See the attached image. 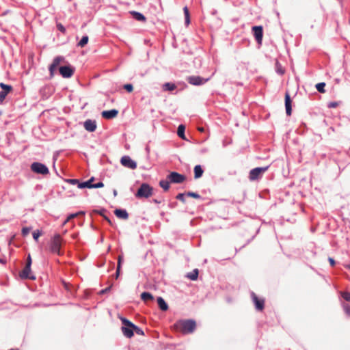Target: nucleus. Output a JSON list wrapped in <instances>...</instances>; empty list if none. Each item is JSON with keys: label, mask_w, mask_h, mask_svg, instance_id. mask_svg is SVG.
<instances>
[{"label": "nucleus", "mask_w": 350, "mask_h": 350, "mask_svg": "<svg viewBox=\"0 0 350 350\" xmlns=\"http://www.w3.org/2000/svg\"><path fill=\"white\" fill-rule=\"evenodd\" d=\"M329 262H330V264H331V265H332V266H334V264H335V261H334V260L333 258H329Z\"/></svg>", "instance_id": "nucleus-48"}, {"label": "nucleus", "mask_w": 350, "mask_h": 350, "mask_svg": "<svg viewBox=\"0 0 350 350\" xmlns=\"http://www.w3.org/2000/svg\"><path fill=\"white\" fill-rule=\"evenodd\" d=\"M0 87L2 88V91L0 92V103H1L6 96L12 90V87L3 83H0Z\"/></svg>", "instance_id": "nucleus-9"}, {"label": "nucleus", "mask_w": 350, "mask_h": 350, "mask_svg": "<svg viewBox=\"0 0 350 350\" xmlns=\"http://www.w3.org/2000/svg\"><path fill=\"white\" fill-rule=\"evenodd\" d=\"M63 60V58L61 57H57L53 59V63L51 64L53 67L57 68L60 62Z\"/></svg>", "instance_id": "nucleus-33"}, {"label": "nucleus", "mask_w": 350, "mask_h": 350, "mask_svg": "<svg viewBox=\"0 0 350 350\" xmlns=\"http://www.w3.org/2000/svg\"><path fill=\"white\" fill-rule=\"evenodd\" d=\"M84 128L89 132H94L96 129V121L92 120H87L84 122Z\"/></svg>", "instance_id": "nucleus-14"}, {"label": "nucleus", "mask_w": 350, "mask_h": 350, "mask_svg": "<svg viewBox=\"0 0 350 350\" xmlns=\"http://www.w3.org/2000/svg\"><path fill=\"white\" fill-rule=\"evenodd\" d=\"M89 38L88 36H84L82 37L81 40L78 43V46L84 47L88 42Z\"/></svg>", "instance_id": "nucleus-25"}, {"label": "nucleus", "mask_w": 350, "mask_h": 350, "mask_svg": "<svg viewBox=\"0 0 350 350\" xmlns=\"http://www.w3.org/2000/svg\"><path fill=\"white\" fill-rule=\"evenodd\" d=\"M124 335L127 338H131L133 336V328L131 326H124L122 327Z\"/></svg>", "instance_id": "nucleus-19"}, {"label": "nucleus", "mask_w": 350, "mask_h": 350, "mask_svg": "<svg viewBox=\"0 0 350 350\" xmlns=\"http://www.w3.org/2000/svg\"><path fill=\"white\" fill-rule=\"evenodd\" d=\"M184 132H185V126L183 124L179 125L178 127L177 133H178V135L182 139H185Z\"/></svg>", "instance_id": "nucleus-29"}, {"label": "nucleus", "mask_w": 350, "mask_h": 350, "mask_svg": "<svg viewBox=\"0 0 350 350\" xmlns=\"http://www.w3.org/2000/svg\"><path fill=\"white\" fill-rule=\"evenodd\" d=\"M325 86V83H319L316 85V88L319 92L323 93V92H325V90H324Z\"/></svg>", "instance_id": "nucleus-32"}, {"label": "nucleus", "mask_w": 350, "mask_h": 350, "mask_svg": "<svg viewBox=\"0 0 350 350\" xmlns=\"http://www.w3.org/2000/svg\"><path fill=\"white\" fill-rule=\"evenodd\" d=\"M343 298L347 300V301H350V293H345L342 295Z\"/></svg>", "instance_id": "nucleus-43"}, {"label": "nucleus", "mask_w": 350, "mask_h": 350, "mask_svg": "<svg viewBox=\"0 0 350 350\" xmlns=\"http://www.w3.org/2000/svg\"><path fill=\"white\" fill-rule=\"evenodd\" d=\"M121 321L123 323V325L126 326H131L133 328V332L135 331L137 334H143V331L139 328L138 327L135 326L133 323H132L131 321L127 320L125 318H121Z\"/></svg>", "instance_id": "nucleus-15"}, {"label": "nucleus", "mask_w": 350, "mask_h": 350, "mask_svg": "<svg viewBox=\"0 0 350 350\" xmlns=\"http://www.w3.org/2000/svg\"><path fill=\"white\" fill-rule=\"evenodd\" d=\"M118 113V110L111 109V110H108V111H103L101 114H102L103 118L109 120V119L116 118L117 116Z\"/></svg>", "instance_id": "nucleus-13"}, {"label": "nucleus", "mask_w": 350, "mask_h": 350, "mask_svg": "<svg viewBox=\"0 0 350 350\" xmlns=\"http://www.w3.org/2000/svg\"><path fill=\"white\" fill-rule=\"evenodd\" d=\"M31 169L33 172L43 175L48 174L49 172L48 167L45 165L38 162L33 163L31 165Z\"/></svg>", "instance_id": "nucleus-5"}, {"label": "nucleus", "mask_w": 350, "mask_h": 350, "mask_svg": "<svg viewBox=\"0 0 350 350\" xmlns=\"http://www.w3.org/2000/svg\"><path fill=\"white\" fill-rule=\"evenodd\" d=\"M252 298L255 304L256 308L259 310H262L264 307V301L262 299H259L254 293H252Z\"/></svg>", "instance_id": "nucleus-16"}, {"label": "nucleus", "mask_w": 350, "mask_h": 350, "mask_svg": "<svg viewBox=\"0 0 350 350\" xmlns=\"http://www.w3.org/2000/svg\"><path fill=\"white\" fill-rule=\"evenodd\" d=\"M278 72L279 73H280L281 75H282V74L284 73V70H282V69H278Z\"/></svg>", "instance_id": "nucleus-52"}, {"label": "nucleus", "mask_w": 350, "mask_h": 350, "mask_svg": "<svg viewBox=\"0 0 350 350\" xmlns=\"http://www.w3.org/2000/svg\"><path fill=\"white\" fill-rule=\"evenodd\" d=\"M108 291V288H105V290L101 291V293H104Z\"/></svg>", "instance_id": "nucleus-54"}, {"label": "nucleus", "mask_w": 350, "mask_h": 350, "mask_svg": "<svg viewBox=\"0 0 350 350\" xmlns=\"http://www.w3.org/2000/svg\"><path fill=\"white\" fill-rule=\"evenodd\" d=\"M63 60V58L61 57H57L53 59V63L51 64L53 67L57 68L60 62Z\"/></svg>", "instance_id": "nucleus-34"}, {"label": "nucleus", "mask_w": 350, "mask_h": 350, "mask_svg": "<svg viewBox=\"0 0 350 350\" xmlns=\"http://www.w3.org/2000/svg\"><path fill=\"white\" fill-rule=\"evenodd\" d=\"M121 164L128 168L134 170L137 167V163L135 161L132 160L129 156H124L120 160Z\"/></svg>", "instance_id": "nucleus-8"}, {"label": "nucleus", "mask_w": 350, "mask_h": 350, "mask_svg": "<svg viewBox=\"0 0 350 350\" xmlns=\"http://www.w3.org/2000/svg\"><path fill=\"white\" fill-rule=\"evenodd\" d=\"M131 14L133 15V18L137 21H144L146 19L145 16L139 12L133 11L131 12Z\"/></svg>", "instance_id": "nucleus-23"}, {"label": "nucleus", "mask_w": 350, "mask_h": 350, "mask_svg": "<svg viewBox=\"0 0 350 350\" xmlns=\"http://www.w3.org/2000/svg\"><path fill=\"white\" fill-rule=\"evenodd\" d=\"M114 214L118 218L126 219L129 217V215L126 210L124 209H116Z\"/></svg>", "instance_id": "nucleus-18"}, {"label": "nucleus", "mask_w": 350, "mask_h": 350, "mask_svg": "<svg viewBox=\"0 0 350 350\" xmlns=\"http://www.w3.org/2000/svg\"><path fill=\"white\" fill-rule=\"evenodd\" d=\"M198 131H200V132H204V129L203 127H199L198 128Z\"/></svg>", "instance_id": "nucleus-50"}, {"label": "nucleus", "mask_w": 350, "mask_h": 350, "mask_svg": "<svg viewBox=\"0 0 350 350\" xmlns=\"http://www.w3.org/2000/svg\"><path fill=\"white\" fill-rule=\"evenodd\" d=\"M344 309L347 314H350V306H349L345 305Z\"/></svg>", "instance_id": "nucleus-46"}, {"label": "nucleus", "mask_w": 350, "mask_h": 350, "mask_svg": "<svg viewBox=\"0 0 350 350\" xmlns=\"http://www.w3.org/2000/svg\"><path fill=\"white\" fill-rule=\"evenodd\" d=\"M122 260V256H118V267H118V270H120Z\"/></svg>", "instance_id": "nucleus-45"}, {"label": "nucleus", "mask_w": 350, "mask_h": 350, "mask_svg": "<svg viewBox=\"0 0 350 350\" xmlns=\"http://www.w3.org/2000/svg\"><path fill=\"white\" fill-rule=\"evenodd\" d=\"M167 178L170 180V182H171V183H183L185 180V177L183 175L180 174H178L177 172H171L167 176Z\"/></svg>", "instance_id": "nucleus-6"}, {"label": "nucleus", "mask_w": 350, "mask_h": 350, "mask_svg": "<svg viewBox=\"0 0 350 350\" xmlns=\"http://www.w3.org/2000/svg\"><path fill=\"white\" fill-rule=\"evenodd\" d=\"M70 182H71L72 183H73V184H74V183H77V182H78V180H76V179H72V180H70Z\"/></svg>", "instance_id": "nucleus-51"}, {"label": "nucleus", "mask_w": 350, "mask_h": 350, "mask_svg": "<svg viewBox=\"0 0 350 350\" xmlns=\"http://www.w3.org/2000/svg\"><path fill=\"white\" fill-rule=\"evenodd\" d=\"M159 185L165 191H167L170 188V180H162L160 181Z\"/></svg>", "instance_id": "nucleus-28"}, {"label": "nucleus", "mask_w": 350, "mask_h": 350, "mask_svg": "<svg viewBox=\"0 0 350 350\" xmlns=\"http://www.w3.org/2000/svg\"><path fill=\"white\" fill-rule=\"evenodd\" d=\"M187 196L193 197L194 198H200V196L198 193H193V192H189V193H187Z\"/></svg>", "instance_id": "nucleus-38"}, {"label": "nucleus", "mask_w": 350, "mask_h": 350, "mask_svg": "<svg viewBox=\"0 0 350 350\" xmlns=\"http://www.w3.org/2000/svg\"><path fill=\"white\" fill-rule=\"evenodd\" d=\"M26 265L28 267H31V258L30 254H29L27 256Z\"/></svg>", "instance_id": "nucleus-41"}, {"label": "nucleus", "mask_w": 350, "mask_h": 350, "mask_svg": "<svg viewBox=\"0 0 350 350\" xmlns=\"http://www.w3.org/2000/svg\"><path fill=\"white\" fill-rule=\"evenodd\" d=\"M94 180V178H91L90 180L85 182H83L81 183H79L78 187L80 189L83 188H92V181Z\"/></svg>", "instance_id": "nucleus-21"}, {"label": "nucleus", "mask_w": 350, "mask_h": 350, "mask_svg": "<svg viewBox=\"0 0 350 350\" xmlns=\"http://www.w3.org/2000/svg\"><path fill=\"white\" fill-rule=\"evenodd\" d=\"M176 198L179 200H181L183 202L185 201V196L183 193H179L178 194V196H176Z\"/></svg>", "instance_id": "nucleus-44"}, {"label": "nucleus", "mask_w": 350, "mask_h": 350, "mask_svg": "<svg viewBox=\"0 0 350 350\" xmlns=\"http://www.w3.org/2000/svg\"><path fill=\"white\" fill-rule=\"evenodd\" d=\"M285 107H286V112L288 116H290L291 114V100L290 98V96L288 93L285 95Z\"/></svg>", "instance_id": "nucleus-17"}, {"label": "nucleus", "mask_w": 350, "mask_h": 350, "mask_svg": "<svg viewBox=\"0 0 350 350\" xmlns=\"http://www.w3.org/2000/svg\"><path fill=\"white\" fill-rule=\"evenodd\" d=\"M269 166L256 167L250 170L249 178L250 180L254 181L261 178L262 174L268 170Z\"/></svg>", "instance_id": "nucleus-4"}, {"label": "nucleus", "mask_w": 350, "mask_h": 350, "mask_svg": "<svg viewBox=\"0 0 350 350\" xmlns=\"http://www.w3.org/2000/svg\"><path fill=\"white\" fill-rule=\"evenodd\" d=\"M119 274H120V270H118V267H117L116 275V278H118Z\"/></svg>", "instance_id": "nucleus-49"}, {"label": "nucleus", "mask_w": 350, "mask_h": 350, "mask_svg": "<svg viewBox=\"0 0 350 350\" xmlns=\"http://www.w3.org/2000/svg\"><path fill=\"white\" fill-rule=\"evenodd\" d=\"M183 11H184L185 18V24H186V25H188L190 23V16H189V10L187 6H185L183 8Z\"/></svg>", "instance_id": "nucleus-27"}, {"label": "nucleus", "mask_w": 350, "mask_h": 350, "mask_svg": "<svg viewBox=\"0 0 350 350\" xmlns=\"http://www.w3.org/2000/svg\"><path fill=\"white\" fill-rule=\"evenodd\" d=\"M174 326L176 331L187 334L195 330L196 324L193 320L187 319L178 321Z\"/></svg>", "instance_id": "nucleus-1"}, {"label": "nucleus", "mask_w": 350, "mask_h": 350, "mask_svg": "<svg viewBox=\"0 0 350 350\" xmlns=\"http://www.w3.org/2000/svg\"><path fill=\"white\" fill-rule=\"evenodd\" d=\"M203 174V170L202 169L201 166L198 165H196L194 167V177L195 178H200Z\"/></svg>", "instance_id": "nucleus-22"}, {"label": "nucleus", "mask_w": 350, "mask_h": 350, "mask_svg": "<svg viewBox=\"0 0 350 350\" xmlns=\"http://www.w3.org/2000/svg\"><path fill=\"white\" fill-rule=\"evenodd\" d=\"M338 106V103L336 102H331L328 103V107L329 108H335Z\"/></svg>", "instance_id": "nucleus-42"}, {"label": "nucleus", "mask_w": 350, "mask_h": 350, "mask_svg": "<svg viewBox=\"0 0 350 350\" xmlns=\"http://www.w3.org/2000/svg\"><path fill=\"white\" fill-rule=\"evenodd\" d=\"M113 196H117V194H118V192H117V191H116V189H114V190L113 191Z\"/></svg>", "instance_id": "nucleus-53"}, {"label": "nucleus", "mask_w": 350, "mask_h": 350, "mask_svg": "<svg viewBox=\"0 0 350 350\" xmlns=\"http://www.w3.org/2000/svg\"><path fill=\"white\" fill-rule=\"evenodd\" d=\"M62 245V238L59 234H55L50 243V250L52 252L60 254V248Z\"/></svg>", "instance_id": "nucleus-3"}, {"label": "nucleus", "mask_w": 350, "mask_h": 350, "mask_svg": "<svg viewBox=\"0 0 350 350\" xmlns=\"http://www.w3.org/2000/svg\"><path fill=\"white\" fill-rule=\"evenodd\" d=\"M198 269H195L192 273H190L187 275V277L191 280H196L198 278Z\"/></svg>", "instance_id": "nucleus-31"}, {"label": "nucleus", "mask_w": 350, "mask_h": 350, "mask_svg": "<svg viewBox=\"0 0 350 350\" xmlns=\"http://www.w3.org/2000/svg\"><path fill=\"white\" fill-rule=\"evenodd\" d=\"M141 298H142V300L146 301H148V300H152L153 299V297H152V295L150 293L144 292L141 295Z\"/></svg>", "instance_id": "nucleus-26"}, {"label": "nucleus", "mask_w": 350, "mask_h": 350, "mask_svg": "<svg viewBox=\"0 0 350 350\" xmlns=\"http://www.w3.org/2000/svg\"><path fill=\"white\" fill-rule=\"evenodd\" d=\"M31 230V228L29 227H24L22 229V234L23 236H27Z\"/></svg>", "instance_id": "nucleus-36"}, {"label": "nucleus", "mask_w": 350, "mask_h": 350, "mask_svg": "<svg viewBox=\"0 0 350 350\" xmlns=\"http://www.w3.org/2000/svg\"><path fill=\"white\" fill-rule=\"evenodd\" d=\"M152 189L150 187L149 185L146 183L142 184L139 188L135 196L137 198H148L152 196Z\"/></svg>", "instance_id": "nucleus-2"}, {"label": "nucleus", "mask_w": 350, "mask_h": 350, "mask_svg": "<svg viewBox=\"0 0 350 350\" xmlns=\"http://www.w3.org/2000/svg\"><path fill=\"white\" fill-rule=\"evenodd\" d=\"M157 304L161 310L165 311L168 309L167 304L162 297L157 298Z\"/></svg>", "instance_id": "nucleus-20"}, {"label": "nucleus", "mask_w": 350, "mask_h": 350, "mask_svg": "<svg viewBox=\"0 0 350 350\" xmlns=\"http://www.w3.org/2000/svg\"><path fill=\"white\" fill-rule=\"evenodd\" d=\"M124 88L129 92H131L133 90V87L131 84H126L124 85Z\"/></svg>", "instance_id": "nucleus-37"}, {"label": "nucleus", "mask_w": 350, "mask_h": 350, "mask_svg": "<svg viewBox=\"0 0 350 350\" xmlns=\"http://www.w3.org/2000/svg\"><path fill=\"white\" fill-rule=\"evenodd\" d=\"M20 277L23 279H35L34 275L31 273V267L27 265H25L23 270L20 273Z\"/></svg>", "instance_id": "nucleus-11"}, {"label": "nucleus", "mask_w": 350, "mask_h": 350, "mask_svg": "<svg viewBox=\"0 0 350 350\" xmlns=\"http://www.w3.org/2000/svg\"><path fill=\"white\" fill-rule=\"evenodd\" d=\"M80 214H83V212H79V213H72V214H70L68 217L67 219L64 221V222L63 223V226L66 225V224H67L68 222H69L71 219L75 218L76 217H77Z\"/></svg>", "instance_id": "nucleus-30"}, {"label": "nucleus", "mask_w": 350, "mask_h": 350, "mask_svg": "<svg viewBox=\"0 0 350 350\" xmlns=\"http://www.w3.org/2000/svg\"><path fill=\"white\" fill-rule=\"evenodd\" d=\"M103 186H104V184L102 182H99L96 184H93L92 188H100V187H103Z\"/></svg>", "instance_id": "nucleus-39"}, {"label": "nucleus", "mask_w": 350, "mask_h": 350, "mask_svg": "<svg viewBox=\"0 0 350 350\" xmlns=\"http://www.w3.org/2000/svg\"><path fill=\"white\" fill-rule=\"evenodd\" d=\"M252 30L256 40L260 44L262 39V27L261 26H254L252 27Z\"/></svg>", "instance_id": "nucleus-12"}, {"label": "nucleus", "mask_w": 350, "mask_h": 350, "mask_svg": "<svg viewBox=\"0 0 350 350\" xmlns=\"http://www.w3.org/2000/svg\"><path fill=\"white\" fill-rule=\"evenodd\" d=\"M58 29L62 32L65 31V28L63 27V25L59 24L57 25Z\"/></svg>", "instance_id": "nucleus-47"}, {"label": "nucleus", "mask_w": 350, "mask_h": 350, "mask_svg": "<svg viewBox=\"0 0 350 350\" xmlns=\"http://www.w3.org/2000/svg\"><path fill=\"white\" fill-rule=\"evenodd\" d=\"M41 234H42V232L38 230L34 231L32 234L33 238L34 239L35 241H38V238L40 237V236Z\"/></svg>", "instance_id": "nucleus-35"}, {"label": "nucleus", "mask_w": 350, "mask_h": 350, "mask_svg": "<svg viewBox=\"0 0 350 350\" xmlns=\"http://www.w3.org/2000/svg\"><path fill=\"white\" fill-rule=\"evenodd\" d=\"M57 69L56 67H53V66L51 64L49 67V71H50V74L51 76H53L54 75V72L55 71V70Z\"/></svg>", "instance_id": "nucleus-40"}, {"label": "nucleus", "mask_w": 350, "mask_h": 350, "mask_svg": "<svg viewBox=\"0 0 350 350\" xmlns=\"http://www.w3.org/2000/svg\"><path fill=\"white\" fill-rule=\"evenodd\" d=\"M59 70L61 75L64 78H69L72 77L74 73V69L68 66H61Z\"/></svg>", "instance_id": "nucleus-10"}, {"label": "nucleus", "mask_w": 350, "mask_h": 350, "mask_svg": "<svg viewBox=\"0 0 350 350\" xmlns=\"http://www.w3.org/2000/svg\"><path fill=\"white\" fill-rule=\"evenodd\" d=\"M209 79H204L199 76H191L187 78V81L193 85H200L207 82Z\"/></svg>", "instance_id": "nucleus-7"}, {"label": "nucleus", "mask_w": 350, "mask_h": 350, "mask_svg": "<svg viewBox=\"0 0 350 350\" xmlns=\"http://www.w3.org/2000/svg\"><path fill=\"white\" fill-rule=\"evenodd\" d=\"M176 88L175 84L172 83H165L163 85V90L164 91H173Z\"/></svg>", "instance_id": "nucleus-24"}]
</instances>
